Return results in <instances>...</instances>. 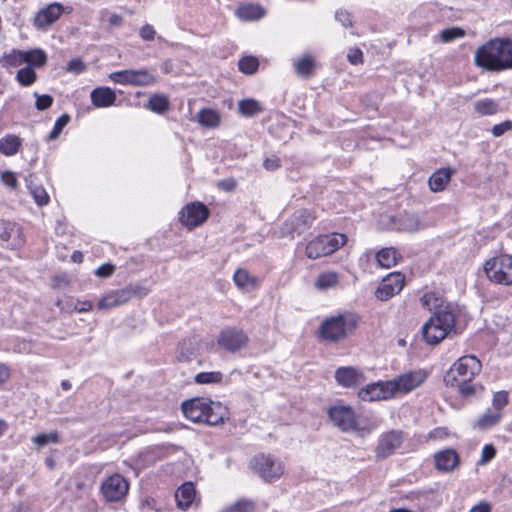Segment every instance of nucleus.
<instances>
[{
	"label": "nucleus",
	"instance_id": "nucleus-1",
	"mask_svg": "<svg viewBox=\"0 0 512 512\" xmlns=\"http://www.w3.org/2000/svg\"><path fill=\"white\" fill-rule=\"evenodd\" d=\"M482 364L474 355L460 357L444 376L446 386L457 390L462 398L479 396L484 391L483 385L474 382L481 372Z\"/></svg>",
	"mask_w": 512,
	"mask_h": 512
},
{
	"label": "nucleus",
	"instance_id": "nucleus-2",
	"mask_svg": "<svg viewBox=\"0 0 512 512\" xmlns=\"http://www.w3.org/2000/svg\"><path fill=\"white\" fill-rule=\"evenodd\" d=\"M358 324V317L353 313H343L322 321V339L339 342L351 335Z\"/></svg>",
	"mask_w": 512,
	"mask_h": 512
},
{
	"label": "nucleus",
	"instance_id": "nucleus-3",
	"mask_svg": "<svg viewBox=\"0 0 512 512\" xmlns=\"http://www.w3.org/2000/svg\"><path fill=\"white\" fill-rule=\"evenodd\" d=\"M455 316L447 310L435 312L422 327V335L428 344H438L454 328Z\"/></svg>",
	"mask_w": 512,
	"mask_h": 512
},
{
	"label": "nucleus",
	"instance_id": "nucleus-4",
	"mask_svg": "<svg viewBox=\"0 0 512 512\" xmlns=\"http://www.w3.org/2000/svg\"><path fill=\"white\" fill-rule=\"evenodd\" d=\"M474 61L478 67L490 71L505 70L503 40L497 38L483 44L476 50Z\"/></svg>",
	"mask_w": 512,
	"mask_h": 512
},
{
	"label": "nucleus",
	"instance_id": "nucleus-5",
	"mask_svg": "<svg viewBox=\"0 0 512 512\" xmlns=\"http://www.w3.org/2000/svg\"><path fill=\"white\" fill-rule=\"evenodd\" d=\"M487 278L496 284L512 285V255L501 254L488 259L484 264Z\"/></svg>",
	"mask_w": 512,
	"mask_h": 512
},
{
	"label": "nucleus",
	"instance_id": "nucleus-6",
	"mask_svg": "<svg viewBox=\"0 0 512 512\" xmlns=\"http://www.w3.org/2000/svg\"><path fill=\"white\" fill-rule=\"evenodd\" d=\"M250 467L266 482L276 480L283 474L282 463L271 455H256L251 460Z\"/></svg>",
	"mask_w": 512,
	"mask_h": 512
},
{
	"label": "nucleus",
	"instance_id": "nucleus-7",
	"mask_svg": "<svg viewBox=\"0 0 512 512\" xmlns=\"http://www.w3.org/2000/svg\"><path fill=\"white\" fill-rule=\"evenodd\" d=\"M109 79L114 83L132 86H149L157 82L156 76L147 69L115 71L109 74Z\"/></svg>",
	"mask_w": 512,
	"mask_h": 512
},
{
	"label": "nucleus",
	"instance_id": "nucleus-8",
	"mask_svg": "<svg viewBox=\"0 0 512 512\" xmlns=\"http://www.w3.org/2000/svg\"><path fill=\"white\" fill-rule=\"evenodd\" d=\"M390 222L393 230L409 234L417 233L427 227L422 214L407 211L390 217Z\"/></svg>",
	"mask_w": 512,
	"mask_h": 512
},
{
	"label": "nucleus",
	"instance_id": "nucleus-9",
	"mask_svg": "<svg viewBox=\"0 0 512 512\" xmlns=\"http://www.w3.org/2000/svg\"><path fill=\"white\" fill-rule=\"evenodd\" d=\"M248 335L240 328L226 327L219 333L217 344L222 349L236 353L247 346Z\"/></svg>",
	"mask_w": 512,
	"mask_h": 512
},
{
	"label": "nucleus",
	"instance_id": "nucleus-10",
	"mask_svg": "<svg viewBox=\"0 0 512 512\" xmlns=\"http://www.w3.org/2000/svg\"><path fill=\"white\" fill-rule=\"evenodd\" d=\"M395 396L391 380L373 382L358 391V397L367 402L385 401Z\"/></svg>",
	"mask_w": 512,
	"mask_h": 512
},
{
	"label": "nucleus",
	"instance_id": "nucleus-11",
	"mask_svg": "<svg viewBox=\"0 0 512 512\" xmlns=\"http://www.w3.org/2000/svg\"><path fill=\"white\" fill-rule=\"evenodd\" d=\"M209 214L210 211L206 205L201 202H191L180 211L179 220L182 225L192 229L203 224Z\"/></svg>",
	"mask_w": 512,
	"mask_h": 512
},
{
	"label": "nucleus",
	"instance_id": "nucleus-12",
	"mask_svg": "<svg viewBox=\"0 0 512 512\" xmlns=\"http://www.w3.org/2000/svg\"><path fill=\"white\" fill-rule=\"evenodd\" d=\"M129 490V484L120 474L108 477L101 485V492L109 502L120 501Z\"/></svg>",
	"mask_w": 512,
	"mask_h": 512
},
{
	"label": "nucleus",
	"instance_id": "nucleus-13",
	"mask_svg": "<svg viewBox=\"0 0 512 512\" xmlns=\"http://www.w3.org/2000/svg\"><path fill=\"white\" fill-rule=\"evenodd\" d=\"M405 277L399 272H393L387 275L381 281L375 295L381 301H387L398 294L404 286Z\"/></svg>",
	"mask_w": 512,
	"mask_h": 512
},
{
	"label": "nucleus",
	"instance_id": "nucleus-14",
	"mask_svg": "<svg viewBox=\"0 0 512 512\" xmlns=\"http://www.w3.org/2000/svg\"><path fill=\"white\" fill-rule=\"evenodd\" d=\"M403 435L399 430L383 433L378 441L375 454L378 459H385L392 455L402 444Z\"/></svg>",
	"mask_w": 512,
	"mask_h": 512
},
{
	"label": "nucleus",
	"instance_id": "nucleus-15",
	"mask_svg": "<svg viewBox=\"0 0 512 512\" xmlns=\"http://www.w3.org/2000/svg\"><path fill=\"white\" fill-rule=\"evenodd\" d=\"M426 378L422 371L407 372L391 380L395 395L406 394L420 386Z\"/></svg>",
	"mask_w": 512,
	"mask_h": 512
},
{
	"label": "nucleus",
	"instance_id": "nucleus-16",
	"mask_svg": "<svg viewBox=\"0 0 512 512\" xmlns=\"http://www.w3.org/2000/svg\"><path fill=\"white\" fill-rule=\"evenodd\" d=\"M71 12V7H64L60 3H52L41 9L34 18V25L37 28H45L56 22L64 12Z\"/></svg>",
	"mask_w": 512,
	"mask_h": 512
},
{
	"label": "nucleus",
	"instance_id": "nucleus-17",
	"mask_svg": "<svg viewBox=\"0 0 512 512\" xmlns=\"http://www.w3.org/2000/svg\"><path fill=\"white\" fill-rule=\"evenodd\" d=\"M328 415L333 424L342 431H349L355 427L354 411L349 406H335L329 409Z\"/></svg>",
	"mask_w": 512,
	"mask_h": 512
},
{
	"label": "nucleus",
	"instance_id": "nucleus-18",
	"mask_svg": "<svg viewBox=\"0 0 512 512\" xmlns=\"http://www.w3.org/2000/svg\"><path fill=\"white\" fill-rule=\"evenodd\" d=\"M335 380L338 385L351 388L362 384L365 381V376L363 371L359 368L343 366L336 369Z\"/></svg>",
	"mask_w": 512,
	"mask_h": 512
},
{
	"label": "nucleus",
	"instance_id": "nucleus-19",
	"mask_svg": "<svg viewBox=\"0 0 512 512\" xmlns=\"http://www.w3.org/2000/svg\"><path fill=\"white\" fill-rule=\"evenodd\" d=\"M208 399L194 398L182 403L181 409L184 416L195 423L203 422L205 413L207 412Z\"/></svg>",
	"mask_w": 512,
	"mask_h": 512
},
{
	"label": "nucleus",
	"instance_id": "nucleus-20",
	"mask_svg": "<svg viewBox=\"0 0 512 512\" xmlns=\"http://www.w3.org/2000/svg\"><path fill=\"white\" fill-rule=\"evenodd\" d=\"M348 237L344 233L331 232L322 234V257L329 256L346 245Z\"/></svg>",
	"mask_w": 512,
	"mask_h": 512
},
{
	"label": "nucleus",
	"instance_id": "nucleus-21",
	"mask_svg": "<svg viewBox=\"0 0 512 512\" xmlns=\"http://www.w3.org/2000/svg\"><path fill=\"white\" fill-rule=\"evenodd\" d=\"M435 466L439 471L450 472L460 463V458L454 449H445L434 456Z\"/></svg>",
	"mask_w": 512,
	"mask_h": 512
},
{
	"label": "nucleus",
	"instance_id": "nucleus-22",
	"mask_svg": "<svg viewBox=\"0 0 512 512\" xmlns=\"http://www.w3.org/2000/svg\"><path fill=\"white\" fill-rule=\"evenodd\" d=\"M129 301V291L125 288L111 291L103 296L97 305L99 310H108L126 304Z\"/></svg>",
	"mask_w": 512,
	"mask_h": 512
},
{
	"label": "nucleus",
	"instance_id": "nucleus-23",
	"mask_svg": "<svg viewBox=\"0 0 512 512\" xmlns=\"http://www.w3.org/2000/svg\"><path fill=\"white\" fill-rule=\"evenodd\" d=\"M293 67L298 77L308 79L315 75L317 61L314 56L310 54H303L293 61Z\"/></svg>",
	"mask_w": 512,
	"mask_h": 512
},
{
	"label": "nucleus",
	"instance_id": "nucleus-24",
	"mask_svg": "<svg viewBox=\"0 0 512 512\" xmlns=\"http://www.w3.org/2000/svg\"><path fill=\"white\" fill-rule=\"evenodd\" d=\"M199 350V339L196 336L188 337L181 341L176 351L179 362H190Z\"/></svg>",
	"mask_w": 512,
	"mask_h": 512
},
{
	"label": "nucleus",
	"instance_id": "nucleus-25",
	"mask_svg": "<svg viewBox=\"0 0 512 512\" xmlns=\"http://www.w3.org/2000/svg\"><path fill=\"white\" fill-rule=\"evenodd\" d=\"M206 408L207 412L204 415L203 423L212 426L218 425L227 418L228 411L220 402H214L208 399Z\"/></svg>",
	"mask_w": 512,
	"mask_h": 512
},
{
	"label": "nucleus",
	"instance_id": "nucleus-26",
	"mask_svg": "<svg viewBox=\"0 0 512 512\" xmlns=\"http://www.w3.org/2000/svg\"><path fill=\"white\" fill-rule=\"evenodd\" d=\"M453 173L454 170L449 167L436 170L428 179L430 190L432 192H441L445 190Z\"/></svg>",
	"mask_w": 512,
	"mask_h": 512
},
{
	"label": "nucleus",
	"instance_id": "nucleus-27",
	"mask_svg": "<svg viewBox=\"0 0 512 512\" xmlns=\"http://www.w3.org/2000/svg\"><path fill=\"white\" fill-rule=\"evenodd\" d=\"M196 496V489L192 482L182 484L175 492V500L178 508L181 510L188 509L193 503Z\"/></svg>",
	"mask_w": 512,
	"mask_h": 512
},
{
	"label": "nucleus",
	"instance_id": "nucleus-28",
	"mask_svg": "<svg viewBox=\"0 0 512 512\" xmlns=\"http://www.w3.org/2000/svg\"><path fill=\"white\" fill-rule=\"evenodd\" d=\"M91 102L95 107H109L116 101L115 92L109 87H97L91 91Z\"/></svg>",
	"mask_w": 512,
	"mask_h": 512
},
{
	"label": "nucleus",
	"instance_id": "nucleus-29",
	"mask_svg": "<svg viewBox=\"0 0 512 512\" xmlns=\"http://www.w3.org/2000/svg\"><path fill=\"white\" fill-rule=\"evenodd\" d=\"M14 234H17L18 240L11 244L13 249H16L23 245L24 241L21 238L20 229L9 221L0 220V244L8 243Z\"/></svg>",
	"mask_w": 512,
	"mask_h": 512
},
{
	"label": "nucleus",
	"instance_id": "nucleus-30",
	"mask_svg": "<svg viewBox=\"0 0 512 512\" xmlns=\"http://www.w3.org/2000/svg\"><path fill=\"white\" fill-rule=\"evenodd\" d=\"M264 14V9L258 4L241 5L236 10L237 17L244 21L259 20Z\"/></svg>",
	"mask_w": 512,
	"mask_h": 512
},
{
	"label": "nucleus",
	"instance_id": "nucleus-31",
	"mask_svg": "<svg viewBox=\"0 0 512 512\" xmlns=\"http://www.w3.org/2000/svg\"><path fill=\"white\" fill-rule=\"evenodd\" d=\"M315 217H313L307 210L297 211L291 219V225L294 227V232L297 235L305 232L313 223Z\"/></svg>",
	"mask_w": 512,
	"mask_h": 512
},
{
	"label": "nucleus",
	"instance_id": "nucleus-32",
	"mask_svg": "<svg viewBox=\"0 0 512 512\" xmlns=\"http://www.w3.org/2000/svg\"><path fill=\"white\" fill-rule=\"evenodd\" d=\"M25 182L37 205L44 206L49 203V195L47 194L45 188L34 183L32 174H29L27 177H25Z\"/></svg>",
	"mask_w": 512,
	"mask_h": 512
},
{
	"label": "nucleus",
	"instance_id": "nucleus-33",
	"mask_svg": "<svg viewBox=\"0 0 512 512\" xmlns=\"http://www.w3.org/2000/svg\"><path fill=\"white\" fill-rule=\"evenodd\" d=\"M21 138L14 134H8L0 139V153L5 156H13L21 147Z\"/></svg>",
	"mask_w": 512,
	"mask_h": 512
},
{
	"label": "nucleus",
	"instance_id": "nucleus-34",
	"mask_svg": "<svg viewBox=\"0 0 512 512\" xmlns=\"http://www.w3.org/2000/svg\"><path fill=\"white\" fill-rule=\"evenodd\" d=\"M233 281L235 285L244 291H250L257 286L258 280L256 277L249 275L245 269H238L233 275Z\"/></svg>",
	"mask_w": 512,
	"mask_h": 512
},
{
	"label": "nucleus",
	"instance_id": "nucleus-35",
	"mask_svg": "<svg viewBox=\"0 0 512 512\" xmlns=\"http://www.w3.org/2000/svg\"><path fill=\"white\" fill-rule=\"evenodd\" d=\"M400 257L399 252L393 247L383 248L376 254L377 262L383 268L393 267Z\"/></svg>",
	"mask_w": 512,
	"mask_h": 512
},
{
	"label": "nucleus",
	"instance_id": "nucleus-36",
	"mask_svg": "<svg viewBox=\"0 0 512 512\" xmlns=\"http://www.w3.org/2000/svg\"><path fill=\"white\" fill-rule=\"evenodd\" d=\"M221 116L219 112L213 109L204 108L198 113V122L200 125L207 128H215L219 126Z\"/></svg>",
	"mask_w": 512,
	"mask_h": 512
},
{
	"label": "nucleus",
	"instance_id": "nucleus-37",
	"mask_svg": "<svg viewBox=\"0 0 512 512\" xmlns=\"http://www.w3.org/2000/svg\"><path fill=\"white\" fill-rule=\"evenodd\" d=\"M502 418L501 412L487 411L479 417L476 423L473 425L474 428L485 431L496 426Z\"/></svg>",
	"mask_w": 512,
	"mask_h": 512
},
{
	"label": "nucleus",
	"instance_id": "nucleus-38",
	"mask_svg": "<svg viewBox=\"0 0 512 512\" xmlns=\"http://www.w3.org/2000/svg\"><path fill=\"white\" fill-rule=\"evenodd\" d=\"M238 111L244 117H254L263 111V107L255 99H243L238 103Z\"/></svg>",
	"mask_w": 512,
	"mask_h": 512
},
{
	"label": "nucleus",
	"instance_id": "nucleus-39",
	"mask_svg": "<svg viewBox=\"0 0 512 512\" xmlns=\"http://www.w3.org/2000/svg\"><path fill=\"white\" fill-rule=\"evenodd\" d=\"M474 111L481 116L495 115L499 111V103L490 98L480 99L474 103Z\"/></svg>",
	"mask_w": 512,
	"mask_h": 512
},
{
	"label": "nucleus",
	"instance_id": "nucleus-40",
	"mask_svg": "<svg viewBox=\"0 0 512 512\" xmlns=\"http://www.w3.org/2000/svg\"><path fill=\"white\" fill-rule=\"evenodd\" d=\"M24 51L12 49L8 53H4L2 57H0V64L2 67H17L25 63Z\"/></svg>",
	"mask_w": 512,
	"mask_h": 512
},
{
	"label": "nucleus",
	"instance_id": "nucleus-41",
	"mask_svg": "<svg viewBox=\"0 0 512 512\" xmlns=\"http://www.w3.org/2000/svg\"><path fill=\"white\" fill-rule=\"evenodd\" d=\"M170 106V102L168 98L163 94H154L152 95L146 107L151 110L152 112L163 114L165 113Z\"/></svg>",
	"mask_w": 512,
	"mask_h": 512
},
{
	"label": "nucleus",
	"instance_id": "nucleus-42",
	"mask_svg": "<svg viewBox=\"0 0 512 512\" xmlns=\"http://www.w3.org/2000/svg\"><path fill=\"white\" fill-rule=\"evenodd\" d=\"M25 63L31 66L42 67L47 62V56L41 49L24 51Z\"/></svg>",
	"mask_w": 512,
	"mask_h": 512
},
{
	"label": "nucleus",
	"instance_id": "nucleus-43",
	"mask_svg": "<svg viewBox=\"0 0 512 512\" xmlns=\"http://www.w3.org/2000/svg\"><path fill=\"white\" fill-rule=\"evenodd\" d=\"M223 380V374L220 371L200 372L194 377L197 384H217Z\"/></svg>",
	"mask_w": 512,
	"mask_h": 512
},
{
	"label": "nucleus",
	"instance_id": "nucleus-44",
	"mask_svg": "<svg viewBox=\"0 0 512 512\" xmlns=\"http://www.w3.org/2000/svg\"><path fill=\"white\" fill-rule=\"evenodd\" d=\"M37 449H41L49 443L58 444L60 442L59 435L56 431L50 433H41L31 438Z\"/></svg>",
	"mask_w": 512,
	"mask_h": 512
},
{
	"label": "nucleus",
	"instance_id": "nucleus-45",
	"mask_svg": "<svg viewBox=\"0 0 512 512\" xmlns=\"http://www.w3.org/2000/svg\"><path fill=\"white\" fill-rule=\"evenodd\" d=\"M239 70L244 74H253L259 67V61L254 56H245L238 62Z\"/></svg>",
	"mask_w": 512,
	"mask_h": 512
},
{
	"label": "nucleus",
	"instance_id": "nucleus-46",
	"mask_svg": "<svg viewBox=\"0 0 512 512\" xmlns=\"http://www.w3.org/2000/svg\"><path fill=\"white\" fill-rule=\"evenodd\" d=\"M37 75L30 67H24L18 70L16 79L22 86H30L36 81Z\"/></svg>",
	"mask_w": 512,
	"mask_h": 512
},
{
	"label": "nucleus",
	"instance_id": "nucleus-47",
	"mask_svg": "<svg viewBox=\"0 0 512 512\" xmlns=\"http://www.w3.org/2000/svg\"><path fill=\"white\" fill-rule=\"evenodd\" d=\"M254 503L249 500H239L227 507L223 508L221 512H253Z\"/></svg>",
	"mask_w": 512,
	"mask_h": 512
},
{
	"label": "nucleus",
	"instance_id": "nucleus-48",
	"mask_svg": "<svg viewBox=\"0 0 512 512\" xmlns=\"http://www.w3.org/2000/svg\"><path fill=\"white\" fill-rule=\"evenodd\" d=\"M465 36V31L459 27H451L441 31L440 39L444 43L454 41Z\"/></svg>",
	"mask_w": 512,
	"mask_h": 512
},
{
	"label": "nucleus",
	"instance_id": "nucleus-49",
	"mask_svg": "<svg viewBox=\"0 0 512 512\" xmlns=\"http://www.w3.org/2000/svg\"><path fill=\"white\" fill-rule=\"evenodd\" d=\"M70 116L68 114H62L55 122L53 129L49 133L48 138L50 140L56 139L60 133L62 132L63 128L69 123Z\"/></svg>",
	"mask_w": 512,
	"mask_h": 512
},
{
	"label": "nucleus",
	"instance_id": "nucleus-50",
	"mask_svg": "<svg viewBox=\"0 0 512 512\" xmlns=\"http://www.w3.org/2000/svg\"><path fill=\"white\" fill-rule=\"evenodd\" d=\"M126 291H129V300H131L134 296L138 298H143L147 296L150 292L149 288L142 284H129L124 287Z\"/></svg>",
	"mask_w": 512,
	"mask_h": 512
},
{
	"label": "nucleus",
	"instance_id": "nucleus-51",
	"mask_svg": "<svg viewBox=\"0 0 512 512\" xmlns=\"http://www.w3.org/2000/svg\"><path fill=\"white\" fill-rule=\"evenodd\" d=\"M421 304L424 308L431 311L434 308L441 306V299L436 297L434 293H426L424 294L421 299Z\"/></svg>",
	"mask_w": 512,
	"mask_h": 512
},
{
	"label": "nucleus",
	"instance_id": "nucleus-52",
	"mask_svg": "<svg viewBox=\"0 0 512 512\" xmlns=\"http://www.w3.org/2000/svg\"><path fill=\"white\" fill-rule=\"evenodd\" d=\"M34 97L36 98L35 107L39 111L46 110L53 104V97L48 94L41 95L34 92Z\"/></svg>",
	"mask_w": 512,
	"mask_h": 512
},
{
	"label": "nucleus",
	"instance_id": "nucleus-53",
	"mask_svg": "<svg viewBox=\"0 0 512 512\" xmlns=\"http://www.w3.org/2000/svg\"><path fill=\"white\" fill-rule=\"evenodd\" d=\"M339 277L334 271L322 272V289L333 288L338 284Z\"/></svg>",
	"mask_w": 512,
	"mask_h": 512
},
{
	"label": "nucleus",
	"instance_id": "nucleus-54",
	"mask_svg": "<svg viewBox=\"0 0 512 512\" xmlns=\"http://www.w3.org/2000/svg\"><path fill=\"white\" fill-rule=\"evenodd\" d=\"M508 403V393L506 391H498L493 395L492 405L500 412Z\"/></svg>",
	"mask_w": 512,
	"mask_h": 512
},
{
	"label": "nucleus",
	"instance_id": "nucleus-55",
	"mask_svg": "<svg viewBox=\"0 0 512 512\" xmlns=\"http://www.w3.org/2000/svg\"><path fill=\"white\" fill-rule=\"evenodd\" d=\"M306 256L309 259H317L320 257V240L316 237L310 241L306 246Z\"/></svg>",
	"mask_w": 512,
	"mask_h": 512
},
{
	"label": "nucleus",
	"instance_id": "nucleus-56",
	"mask_svg": "<svg viewBox=\"0 0 512 512\" xmlns=\"http://www.w3.org/2000/svg\"><path fill=\"white\" fill-rule=\"evenodd\" d=\"M503 40V53L505 70L512 68V40L504 38Z\"/></svg>",
	"mask_w": 512,
	"mask_h": 512
},
{
	"label": "nucleus",
	"instance_id": "nucleus-57",
	"mask_svg": "<svg viewBox=\"0 0 512 512\" xmlns=\"http://www.w3.org/2000/svg\"><path fill=\"white\" fill-rule=\"evenodd\" d=\"M3 184L12 189H16L18 185L16 174L12 171H4L0 175Z\"/></svg>",
	"mask_w": 512,
	"mask_h": 512
},
{
	"label": "nucleus",
	"instance_id": "nucleus-58",
	"mask_svg": "<svg viewBox=\"0 0 512 512\" xmlns=\"http://www.w3.org/2000/svg\"><path fill=\"white\" fill-rule=\"evenodd\" d=\"M510 130H512V121L505 120L504 122L496 124L492 127V134L494 137H500L505 132H508Z\"/></svg>",
	"mask_w": 512,
	"mask_h": 512
},
{
	"label": "nucleus",
	"instance_id": "nucleus-59",
	"mask_svg": "<svg viewBox=\"0 0 512 512\" xmlns=\"http://www.w3.org/2000/svg\"><path fill=\"white\" fill-rule=\"evenodd\" d=\"M85 69V63L79 58L72 59L67 65V71L75 74L82 73L85 71Z\"/></svg>",
	"mask_w": 512,
	"mask_h": 512
},
{
	"label": "nucleus",
	"instance_id": "nucleus-60",
	"mask_svg": "<svg viewBox=\"0 0 512 512\" xmlns=\"http://www.w3.org/2000/svg\"><path fill=\"white\" fill-rule=\"evenodd\" d=\"M495 454H496V450L493 445H491V444L485 445L482 448L480 463L485 464V463L489 462L491 459H493L495 457Z\"/></svg>",
	"mask_w": 512,
	"mask_h": 512
},
{
	"label": "nucleus",
	"instance_id": "nucleus-61",
	"mask_svg": "<svg viewBox=\"0 0 512 512\" xmlns=\"http://www.w3.org/2000/svg\"><path fill=\"white\" fill-rule=\"evenodd\" d=\"M347 58L351 64L357 65L362 63L363 53L359 48H351L347 54Z\"/></svg>",
	"mask_w": 512,
	"mask_h": 512
},
{
	"label": "nucleus",
	"instance_id": "nucleus-62",
	"mask_svg": "<svg viewBox=\"0 0 512 512\" xmlns=\"http://www.w3.org/2000/svg\"><path fill=\"white\" fill-rule=\"evenodd\" d=\"M155 35H156V31L153 28V26L150 25V24H146V25L142 26L141 29H140V37L144 41H152V40H154Z\"/></svg>",
	"mask_w": 512,
	"mask_h": 512
},
{
	"label": "nucleus",
	"instance_id": "nucleus-63",
	"mask_svg": "<svg viewBox=\"0 0 512 512\" xmlns=\"http://www.w3.org/2000/svg\"><path fill=\"white\" fill-rule=\"evenodd\" d=\"M263 166L268 171H274L280 167V159L275 155L267 157L263 162Z\"/></svg>",
	"mask_w": 512,
	"mask_h": 512
},
{
	"label": "nucleus",
	"instance_id": "nucleus-64",
	"mask_svg": "<svg viewBox=\"0 0 512 512\" xmlns=\"http://www.w3.org/2000/svg\"><path fill=\"white\" fill-rule=\"evenodd\" d=\"M115 267L112 264L106 263L98 267L95 274L99 277H109L113 274Z\"/></svg>",
	"mask_w": 512,
	"mask_h": 512
}]
</instances>
